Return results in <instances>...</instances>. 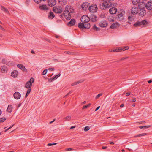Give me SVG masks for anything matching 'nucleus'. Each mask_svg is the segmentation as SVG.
I'll use <instances>...</instances> for the list:
<instances>
[{
	"mask_svg": "<svg viewBox=\"0 0 152 152\" xmlns=\"http://www.w3.org/2000/svg\"><path fill=\"white\" fill-rule=\"evenodd\" d=\"M148 24V22L146 20H144L141 21H137L134 24V26L135 27L139 26L141 27H144L147 26Z\"/></svg>",
	"mask_w": 152,
	"mask_h": 152,
	"instance_id": "nucleus-1",
	"label": "nucleus"
},
{
	"mask_svg": "<svg viewBox=\"0 0 152 152\" xmlns=\"http://www.w3.org/2000/svg\"><path fill=\"white\" fill-rule=\"evenodd\" d=\"M78 26L80 28L82 29H88L90 28L91 26L90 23H87V24H86L85 23L80 22L79 23Z\"/></svg>",
	"mask_w": 152,
	"mask_h": 152,
	"instance_id": "nucleus-2",
	"label": "nucleus"
},
{
	"mask_svg": "<svg viewBox=\"0 0 152 152\" xmlns=\"http://www.w3.org/2000/svg\"><path fill=\"white\" fill-rule=\"evenodd\" d=\"M88 9L91 12H96L97 11L98 8L97 6L95 4H93L89 7Z\"/></svg>",
	"mask_w": 152,
	"mask_h": 152,
	"instance_id": "nucleus-3",
	"label": "nucleus"
},
{
	"mask_svg": "<svg viewBox=\"0 0 152 152\" xmlns=\"http://www.w3.org/2000/svg\"><path fill=\"white\" fill-rule=\"evenodd\" d=\"M139 15L140 16H143L146 14V12L145 10V8L144 7H142L139 5Z\"/></svg>",
	"mask_w": 152,
	"mask_h": 152,
	"instance_id": "nucleus-4",
	"label": "nucleus"
},
{
	"mask_svg": "<svg viewBox=\"0 0 152 152\" xmlns=\"http://www.w3.org/2000/svg\"><path fill=\"white\" fill-rule=\"evenodd\" d=\"M80 20L82 22L87 24V23H89L88 22L90 21V18L88 16L85 15L81 17Z\"/></svg>",
	"mask_w": 152,
	"mask_h": 152,
	"instance_id": "nucleus-5",
	"label": "nucleus"
},
{
	"mask_svg": "<svg viewBox=\"0 0 152 152\" xmlns=\"http://www.w3.org/2000/svg\"><path fill=\"white\" fill-rule=\"evenodd\" d=\"M111 4H112L109 1H104L102 3L103 7H101V8L102 10H104L107 8H109L110 7Z\"/></svg>",
	"mask_w": 152,
	"mask_h": 152,
	"instance_id": "nucleus-6",
	"label": "nucleus"
},
{
	"mask_svg": "<svg viewBox=\"0 0 152 152\" xmlns=\"http://www.w3.org/2000/svg\"><path fill=\"white\" fill-rule=\"evenodd\" d=\"M63 15L66 19L70 20L71 19V16L70 14V12H69V11L67 10H64V12Z\"/></svg>",
	"mask_w": 152,
	"mask_h": 152,
	"instance_id": "nucleus-7",
	"label": "nucleus"
},
{
	"mask_svg": "<svg viewBox=\"0 0 152 152\" xmlns=\"http://www.w3.org/2000/svg\"><path fill=\"white\" fill-rule=\"evenodd\" d=\"M53 11L56 13H60L62 12V10L60 7H55L53 8Z\"/></svg>",
	"mask_w": 152,
	"mask_h": 152,
	"instance_id": "nucleus-8",
	"label": "nucleus"
},
{
	"mask_svg": "<svg viewBox=\"0 0 152 152\" xmlns=\"http://www.w3.org/2000/svg\"><path fill=\"white\" fill-rule=\"evenodd\" d=\"M147 9L148 10H152V1H150L147 3L145 6Z\"/></svg>",
	"mask_w": 152,
	"mask_h": 152,
	"instance_id": "nucleus-9",
	"label": "nucleus"
},
{
	"mask_svg": "<svg viewBox=\"0 0 152 152\" xmlns=\"http://www.w3.org/2000/svg\"><path fill=\"white\" fill-rule=\"evenodd\" d=\"M107 21L104 20L101 21L99 23V25L102 27H105L107 26Z\"/></svg>",
	"mask_w": 152,
	"mask_h": 152,
	"instance_id": "nucleus-10",
	"label": "nucleus"
},
{
	"mask_svg": "<svg viewBox=\"0 0 152 152\" xmlns=\"http://www.w3.org/2000/svg\"><path fill=\"white\" fill-rule=\"evenodd\" d=\"M14 98L16 99H20L21 97L20 94L18 92H15L13 94Z\"/></svg>",
	"mask_w": 152,
	"mask_h": 152,
	"instance_id": "nucleus-11",
	"label": "nucleus"
},
{
	"mask_svg": "<svg viewBox=\"0 0 152 152\" xmlns=\"http://www.w3.org/2000/svg\"><path fill=\"white\" fill-rule=\"evenodd\" d=\"M56 0H48V5L50 7L56 5Z\"/></svg>",
	"mask_w": 152,
	"mask_h": 152,
	"instance_id": "nucleus-12",
	"label": "nucleus"
},
{
	"mask_svg": "<svg viewBox=\"0 0 152 152\" xmlns=\"http://www.w3.org/2000/svg\"><path fill=\"white\" fill-rule=\"evenodd\" d=\"M138 11V8L135 6L133 7L131 10V13L133 15L137 14Z\"/></svg>",
	"mask_w": 152,
	"mask_h": 152,
	"instance_id": "nucleus-13",
	"label": "nucleus"
},
{
	"mask_svg": "<svg viewBox=\"0 0 152 152\" xmlns=\"http://www.w3.org/2000/svg\"><path fill=\"white\" fill-rule=\"evenodd\" d=\"M89 3L88 2H85L83 3L81 5V7L84 10H86L88 8Z\"/></svg>",
	"mask_w": 152,
	"mask_h": 152,
	"instance_id": "nucleus-14",
	"label": "nucleus"
},
{
	"mask_svg": "<svg viewBox=\"0 0 152 152\" xmlns=\"http://www.w3.org/2000/svg\"><path fill=\"white\" fill-rule=\"evenodd\" d=\"M117 11V9L115 7H113L110 8L109 11V12L111 14H115Z\"/></svg>",
	"mask_w": 152,
	"mask_h": 152,
	"instance_id": "nucleus-15",
	"label": "nucleus"
},
{
	"mask_svg": "<svg viewBox=\"0 0 152 152\" xmlns=\"http://www.w3.org/2000/svg\"><path fill=\"white\" fill-rule=\"evenodd\" d=\"M65 10H67L70 13L74 12V10L70 6H66L65 8Z\"/></svg>",
	"mask_w": 152,
	"mask_h": 152,
	"instance_id": "nucleus-16",
	"label": "nucleus"
},
{
	"mask_svg": "<svg viewBox=\"0 0 152 152\" xmlns=\"http://www.w3.org/2000/svg\"><path fill=\"white\" fill-rule=\"evenodd\" d=\"M90 20H91L92 22H95L97 20V16L94 15H91L90 17Z\"/></svg>",
	"mask_w": 152,
	"mask_h": 152,
	"instance_id": "nucleus-17",
	"label": "nucleus"
},
{
	"mask_svg": "<svg viewBox=\"0 0 152 152\" xmlns=\"http://www.w3.org/2000/svg\"><path fill=\"white\" fill-rule=\"evenodd\" d=\"M119 24L117 22L115 23L112 24L110 27L111 28L113 29L119 26Z\"/></svg>",
	"mask_w": 152,
	"mask_h": 152,
	"instance_id": "nucleus-18",
	"label": "nucleus"
},
{
	"mask_svg": "<svg viewBox=\"0 0 152 152\" xmlns=\"http://www.w3.org/2000/svg\"><path fill=\"white\" fill-rule=\"evenodd\" d=\"M75 23V20L74 19H72L68 23V25L69 26H71L74 25Z\"/></svg>",
	"mask_w": 152,
	"mask_h": 152,
	"instance_id": "nucleus-19",
	"label": "nucleus"
},
{
	"mask_svg": "<svg viewBox=\"0 0 152 152\" xmlns=\"http://www.w3.org/2000/svg\"><path fill=\"white\" fill-rule=\"evenodd\" d=\"M18 67L21 69L23 70L24 72L26 71V69L25 66L22 64H18L17 65Z\"/></svg>",
	"mask_w": 152,
	"mask_h": 152,
	"instance_id": "nucleus-20",
	"label": "nucleus"
},
{
	"mask_svg": "<svg viewBox=\"0 0 152 152\" xmlns=\"http://www.w3.org/2000/svg\"><path fill=\"white\" fill-rule=\"evenodd\" d=\"M13 108L12 106L11 105L9 104L8 106V107L6 110L8 113H11L12 110Z\"/></svg>",
	"mask_w": 152,
	"mask_h": 152,
	"instance_id": "nucleus-21",
	"label": "nucleus"
},
{
	"mask_svg": "<svg viewBox=\"0 0 152 152\" xmlns=\"http://www.w3.org/2000/svg\"><path fill=\"white\" fill-rule=\"evenodd\" d=\"M32 86L31 83H30V81H27L26 83L25 87L27 88L30 89V88Z\"/></svg>",
	"mask_w": 152,
	"mask_h": 152,
	"instance_id": "nucleus-22",
	"label": "nucleus"
},
{
	"mask_svg": "<svg viewBox=\"0 0 152 152\" xmlns=\"http://www.w3.org/2000/svg\"><path fill=\"white\" fill-rule=\"evenodd\" d=\"M18 71L16 70H14L12 72L11 75L13 77H17L18 75Z\"/></svg>",
	"mask_w": 152,
	"mask_h": 152,
	"instance_id": "nucleus-23",
	"label": "nucleus"
},
{
	"mask_svg": "<svg viewBox=\"0 0 152 152\" xmlns=\"http://www.w3.org/2000/svg\"><path fill=\"white\" fill-rule=\"evenodd\" d=\"M39 9L42 10H48L47 6L46 5H42L39 7Z\"/></svg>",
	"mask_w": 152,
	"mask_h": 152,
	"instance_id": "nucleus-24",
	"label": "nucleus"
},
{
	"mask_svg": "<svg viewBox=\"0 0 152 152\" xmlns=\"http://www.w3.org/2000/svg\"><path fill=\"white\" fill-rule=\"evenodd\" d=\"M58 3L62 5H65L66 3V0H58Z\"/></svg>",
	"mask_w": 152,
	"mask_h": 152,
	"instance_id": "nucleus-25",
	"label": "nucleus"
},
{
	"mask_svg": "<svg viewBox=\"0 0 152 152\" xmlns=\"http://www.w3.org/2000/svg\"><path fill=\"white\" fill-rule=\"evenodd\" d=\"M1 69L2 72H5L7 70V67L5 66H1Z\"/></svg>",
	"mask_w": 152,
	"mask_h": 152,
	"instance_id": "nucleus-26",
	"label": "nucleus"
},
{
	"mask_svg": "<svg viewBox=\"0 0 152 152\" xmlns=\"http://www.w3.org/2000/svg\"><path fill=\"white\" fill-rule=\"evenodd\" d=\"M55 17V15L52 12H50L48 15V18L49 19H52Z\"/></svg>",
	"mask_w": 152,
	"mask_h": 152,
	"instance_id": "nucleus-27",
	"label": "nucleus"
},
{
	"mask_svg": "<svg viewBox=\"0 0 152 152\" xmlns=\"http://www.w3.org/2000/svg\"><path fill=\"white\" fill-rule=\"evenodd\" d=\"M84 81V80H81L78 81H77V82H75L74 83H72V84H71V86H74L76 85H77L80 83H81V82H83Z\"/></svg>",
	"mask_w": 152,
	"mask_h": 152,
	"instance_id": "nucleus-28",
	"label": "nucleus"
},
{
	"mask_svg": "<svg viewBox=\"0 0 152 152\" xmlns=\"http://www.w3.org/2000/svg\"><path fill=\"white\" fill-rule=\"evenodd\" d=\"M140 0H132V3L134 5H136L138 3L140 2Z\"/></svg>",
	"mask_w": 152,
	"mask_h": 152,
	"instance_id": "nucleus-29",
	"label": "nucleus"
},
{
	"mask_svg": "<svg viewBox=\"0 0 152 152\" xmlns=\"http://www.w3.org/2000/svg\"><path fill=\"white\" fill-rule=\"evenodd\" d=\"M71 117L70 116H67L64 118L65 121H69L71 119Z\"/></svg>",
	"mask_w": 152,
	"mask_h": 152,
	"instance_id": "nucleus-30",
	"label": "nucleus"
},
{
	"mask_svg": "<svg viewBox=\"0 0 152 152\" xmlns=\"http://www.w3.org/2000/svg\"><path fill=\"white\" fill-rule=\"evenodd\" d=\"M7 65L9 66H12L14 65V63L11 61H7Z\"/></svg>",
	"mask_w": 152,
	"mask_h": 152,
	"instance_id": "nucleus-31",
	"label": "nucleus"
},
{
	"mask_svg": "<svg viewBox=\"0 0 152 152\" xmlns=\"http://www.w3.org/2000/svg\"><path fill=\"white\" fill-rule=\"evenodd\" d=\"M31 91V89H29L27 91L26 94L25 95V97L26 98L28 96L29 94L30 93Z\"/></svg>",
	"mask_w": 152,
	"mask_h": 152,
	"instance_id": "nucleus-32",
	"label": "nucleus"
},
{
	"mask_svg": "<svg viewBox=\"0 0 152 152\" xmlns=\"http://www.w3.org/2000/svg\"><path fill=\"white\" fill-rule=\"evenodd\" d=\"M64 53L69 55H72L74 54V53L72 52H70L69 51H65Z\"/></svg>",
	"mask_w": 152,
	"mask_h": 152,
	"instance_id": "nucleus-33",
	"label": "nucleus"
},
{
	"mask_svg": "<svg viewBox=\"0 0 152 152\" xmlns=\"http://www.w3.org/2000/svg\"><path fill=\"white\" fill-rule=\"evenodd\" d=\"M113 51L114 52H119V51H122L121 48H119L118 49H115L114 50H113Z\"/></svg>",
	"mask_w": 152,
	"mask_h": 152,
	"instance_id": "nucleus-34",
	"label": "nucleus"
},
{
	"mask_svg": "<svg viewBox=\"0 0 152 152\" xmlns=\"http://www.w3.org/2000/svg\"><path fill=\"white\" fill-rule=\"evenodd\" d=\"M91 104V103H89L86 105L84 106L83 107V109H84L85 108H87L88 107H89Z\"/></svg>",
	"mask_w": 152,
	"mask_h": 152,
	"instance_id": "nucleus-35",
	"label": "nucleus"
},
{
	"mask_svg": "<svg viewBox=\"0 0 152 152\" xmlns=\"http://www.w3.org/2000/svg\"><path fill=\"white\" fill-rule=\"evenodd\" d=\"M128 49H129V47L128 46H126L124 47L123 48H121L122 51H124L126 50H128Z\"/></svg>",
	"mask_w": 152,
	"mask_h": 152,
	"instance_id": "nucleus-36",
	"label": "nucleus"
},
{
	"mask_svg": "<svg viewBox=\"0 0 152 152\" xmlns=\"http://www.w3.org/2000/svg\"><path fill=\"white\" fill-rule=\"evenodd\" d=\"M61 75L60 74H59L57 75H56L53 78V80H55L58 78Z\"/></svg>",
	"mask_w": 152,
	"mask_h": 152,
	"instance_id": "nucleus-37",
	"label": "nucleus"
},
{
	"mask_svg": "<svg viewBox=\"0 0 152 152\" xmlns=\"http://www.w3.org/2000/svg\"><path fill=\"white\" fill-rule=\"evenodd\" d=\"M34 79L33 77H31L29 81H30V83H31V84H32V83H33L34 82Z\"/></svg>",
	"mask_w": 152,
	"mask_h": 152,
	"instance_id": "nucleus-38",
	"label": "nucleus"
},
{
	"mask_svg": "<svg viewBox=\"0 0 152 152\" xmlns=\"http://www.w3.org/2000/svg\"><path fill=\"white\" fill-rule=\"evenodd\" d=\"M93 28L94 30L96 31H98L99 30V28H98L95 25H94Z\"/></svg>",
	"mask_w": 152,
	"mask_h": 152,
	"instance_id": "nucleus-39",
	"label": "nucleus"
},
{
	"mask_svg": "<svg viewBox=\"0 0 152 152\" xmlns=\"http://www.w3.org/2000/svg\"><path fill=\"white\" fill-rule=\"evenodd\" d=\"M150 126H149V125L145 126H140L139 127L140 129H142V128H148V127H150Z\"/></svg>",
	"mask_w": 152,
	"mask_h": 152,
	"instance_id": "nucleus-40",
	"label": "nucleus"
},
{
	"mask_svg": "<svg viewBox=\"0 0 152 152\" xmlns=\"http://www.w3.org/2000/svg\"><path fill=\"white\" fill-rule=\"evenodd\" d=\"M6 120V118H0V122H3Z\"/></svg>",
	"mask_w": 152,
	"mask_h": 152,
	"instance_id": "nucleus-41",
	"label": "nucleus"
},
{
	"mask_svg": "<svg viewBox=\"0 0 152 152\" xmlns=\"http://www.w3.org/2000/svg\"><path fill=\"white\" fill-rule=\"evenodd\" d=\"M89 127L88 126H86L84 129V130L85 131H87L89 130Z\"/></svg>",
	"mask_w": 152,
	"mask_h": 152,
	"instance_id": "nucleus-42",
	"label": "nucleus"
},
{
	"mask_svg": "<svg viewBox=\"0 0 152 152\" xmlns=\"http://www.w3.org/2000/svg\"><path fill=\"white\" fill-rule=\"evenodd\" d=\"M108 19L110 22H113L114 21V19L111 17H109Z\"/></svg>",
	"mask_w": 152,
	"mask_h": 152,
	"instance_id": "nucleus-43",
	"label": "nucleus"
},
{
	"mask_svg": "<svg viewBox=\"0 0 152 152\" xmlns=\"http://www.w3.org/2000/svg\"><path fill=\"white\" fill-rule=\"evenodd\" d=\"M102 95V93H100L97 95L96 96L95 98L96 99H97L98 98L100 97Z\"/></svg>",
	"mask_w": 152,
	"mask_h": 152,
	"instance_id": "nucleus-44",
	"label": "nucleus"
},
{
	"mask_svg": "<svg viewBox=\"0 0 152 152\" xmlns=\"http://www.w3.org/2000/svg\"><path fill=\"white\" fill-rule=\"evenodd\" d=\"M7 61L5 59H3L2 61V63L4 64H7Z\"/></svg>",
	"mask_w": 152,
	"mask_h": 152,
	"instance_id": "nucleus-45",
	"label": "nucleus"
},
{
	"mask_svg": "<svg viewBox=\"0 0 152 152\" xmlns=\"http://www.w3.org/2000/svg\"><path fill=\"white\" fill-rule=\"evenodd\" d=\"M47 69H45L43 72L42 73V75H45L47 73Z\"/></svg>",
	"mask_w": 152,
	"mask_h": 152,
	"instance_id": "nucleus-46",
	"label": "nucleus"
},
{
	"mask_svg": "<svg viewBox=\"0 0 152 152\" xmlns=\"http://www.w3.org/2000/svg\"><path fill=\"white\" fill-rule=\"evenodd\" d=\"M34 1L37 3H39L41 2L42 1V0H34Z\"/></svg>",
	"mask_w": 152,
	"mask_h": 152,
	"instance_id": "nucleus-47",
	"label": "nucleus"
},
{
	"mask_svg": "<svg viewBox=\"0 0 152 152\" xmlns=\"http://www.w3.org/2000/svg\"><path fill=\"white\" fill-rule=\"evenodd\" d=\"M57 144V143H48L47 145V146H50L53 145H54Z\"/></svg>",
	"mask_w": 152,
	"mask_h": 152,
	"instance_id": "nucleus-48",
	"label": "nucleus"
},
{
	"mask_svg": "<svg viewBox=\"0 0 152 152\" xmlns=\"http://www.w3.org/2000/svg\"><path fill=\"white\" fill-rule=\"evenodd\" d=\"M73 149L72 148H67L66 149L65 151H73Z\"/></svg>",
	"mask_w": 152,
	"mask_h": 152,
	"instance_id": "nucleus-49",
	"label": "nucleus"
},
{
	"mask_svg": "<svg viewBox=\"0 0 152 152\" xmlns=\"http://www.w3.org/2000/svg\"><path fill=\"white\" fill-rule=\"evenodd\" d=\"M14 126V124H13V125L11 126H10V127L8 128H7V129H6V130H5L4 131L5 132H6L8 130L10 129V128H12Z\"/></svg>",
	"mask_w": 152,
	"mask_h": 152,
	"instance_id": "nucleus-50",
	"label": "nucleus"
},
{
	"mask_svg": "<svg viewBox=\"0 0 152 152\" xmlns=\"http://www.w3.org/2000/svg\"><path fill=\"white\" fill-rule=\"evenodd\" d=\"M146 135H147V134L145 133H142V134H139L140 137H141Z\"/></svg>",
	"mask_w": 152,
	"mask_h": 152,
	"instance_id": "nucleus-51",
	"label": "nucleus"
},
{
	"mask_svg": "<svg viewBox=\"0 0 152 152\" xmlns=\"http://www.w3.org/2000/svg\"><path fill=\"white\" fill-rule=\"evenodd\" d=\"M4 11L7 14H9V12L7 9L5 8L4 10Z\"/></svg>",
	"mask_w": 152,
	"mask_h": 152,
	"instance_id": "nucleus-52",
	"label": "nucleus"
},
{
	"mask_svg": "<svg viewBox=\"0 0 152 152\" xmlns=\"http://www.w3.org/2000/svg\"><path fill=\"white\" fill-rule=\"evenodd\" d=\"M48 70L50 71H52L54 70V68H48Z\"/></svg>",
	"mask_w": 152,
	"mask_h": 152,
	"instance_id": "nucleus-53",
	"label": "nucleus"
},
{
	"mask_svg": "<svg viewBox=\"0 0 152 152\" xmlns=\"http://www.w3.org/2000/svg\"><path fill=\"white\" fill-rule=\"evenodd\" d=\"M1 10L3 11H4V9H5V8L3 6H1Z\"/></svg>",
	"mask_w": 152,
	"mask_h": 152,
	"instance_id": "nucleus-54",
	"label": "nucleus"
},
{
	"mask_svg": "<svg viewBox=\"0 0 152 152\" xmlns=\"http://www.w3.org/2000/svg\"><path fill=\"white\" fill-rule=\"evenodd\" d=\"M54 80H53V78H50L49 79L48 81L49 82H51L53 81Z\"/></svg>",
	"mask_w": 152,
	"mask_h": 152,
	"instance_id": "nucleus-55",
	"label": "nucleus"
},
{
	"mask_svg": "<svg viewBox=\"0 0 152 152\" xmlns=\"http://www.w3.org/2000/svg\"><path fill=\"white\" fill-rule=\"evenodd\" d=\"M127 58V57H123V58H122L120 60L121 61V60H124L125 59H126Z\"/></svg>",
	"mask_w": 152,
	"mask_h": 152,
	"instance_id": "nucleus-56",
	"label": "nucleus"
},
{
	"mask_svg": "<svg viewBox=\"0 0 152 152\" xmlns=\"http://www.w3.org/2000/svg\"><path fill=\"white\" fill-rule=\"evenodd\" d=\"M132 101L133 102H135L136 101V99L135 98H133L132 99Z\"/></svg>",
	"mask_w": 152,
	"mask_h": 152,
	"instance_id": "nucleus-57",
	"label": "nucleus"
},
{
	"mask_svg": "<svg viewBox=\"0 0 152 152\" xmlns=\"http://www.w3.org/2000/svg\"><path fill=\"white\" fill-rule=\"evenodd\" d=\"M72 91H70L69 93L67 94L65 96V97L66 96H67L70 94H71L72 93Z\"/></svg>",
	"mask_w": 152,
	"mask_h": 152,
	"instance_id": "nucleus-58",
	"label": "nucleus"
},
{
	"mask_svg": "<svg viewBox=\"0 0 152 152\" xmlns=\"http://www.w3.org/2000/svg\"><path fill=\"white\" fill-rule=\"evenodd\" d=\"M102 149H106V148H107V146H102Z\"/></svg>",
	"mask_w": 152,
	"mask_h": 152,
	"instance_id": "nucleus-59",
	"label": "nucleus"
},
{
	"mask_svg": "<svg viewBox=\"0 0 152 152\" xmlns=\"http://www.w3.org/2000/svg\"><path fill=\"white\" fill-rule=\"evenodd\" d=\"M100 107V106H98L95 110V111H96Z\"/></svg>",
	"mask_w": 152,
	"mask_h": 152,
	"instance_id": "nucleus-60",
	"label": "nucleus"
},
{
	"mask_svg": "<svg viewBox=\"0 0 152 152\" xmlns=\"http://www.w3.org/2000/svg\"><path fill=\"white\" fill-rule=\"evenodd\" d=\"M130 94V93L128 92L126 94V96H128Z\"/></svg>",
	"mask_w": 152,
	"mask_h": 152,
	"instance_id": "nucleus-61",
	"label": "nucleus"
},
{
	"mask_svg": "<svg viewBox=\"0 0 152 152\" xmlns=\"http://www.w3.org/2000/svg\"><path fill=\"white\" fill-rule=\"evenodd\" d=\"M55 120H56V119H54L53 121H50V124H51L53 122L55 121Z\"/></svg>",
	"mask_w": 152,
	"mask_h": 152,
	"instance_id": "nucleus-62",
	"label": "nucleus"
},
{
	"mask_svg": "<svg viewBox=\"0 0 152 152\" xmlns=\"http://www.w3.org/2000/svg\"><path fill=\"white\" fill-rule=\"evenodd\" d=\"M75 126H71V127H70V129H73V128H75Z\"/></svg>",
	"mask_w": 152,
	"mask_h": 152,
	"instance_id": "nucleus-63",
	"label": "nucleus"
},
{
	"mask_svg": "<svg viewBox=\"0 0 152 152\" xmlns=\"http://www.w3.org/2000/svg\"><path fill=\"white\" fill-rule=\"evenodd\" d=\"M124 106V104H121L120 106V107H122Z\"/></svg>",
	"mask_w": 152,
	"mask_h": 152,
	"instance_id": "nucleus-64",
	"label": "nucleus"
}]
</instances>
